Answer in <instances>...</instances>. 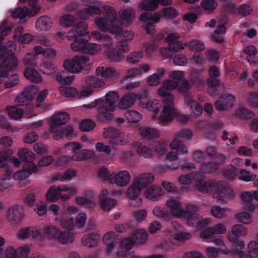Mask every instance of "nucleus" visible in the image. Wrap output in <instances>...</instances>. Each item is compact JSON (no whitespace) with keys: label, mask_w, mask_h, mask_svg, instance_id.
Segmentation results:
<instances>
[{"label":"nucleus","mask_w":258,"mask_h":258,"mask_svg":"<svg viewBox=\"0 0 258 258\" xmlns=\"http://www.w3.org/2000/svg\"><path fill=\"white\" fill-rule=\"evenodd\" d=\"M30 251L28 246H23L15 248L9 246L6 249V258H26Z\"/></svg>","instance_id":"4468645a"},{"label":"nucleus","mask_w":258,"mask_h":258,"mask_svg":"<svg viewBox=\"0 0 258 258\" xmlns=\"http://www.w3.org/2000/svg\"><path fill=\"white\" fill-rule=\"evenodd\" d=\"M105 100L98 109V117L105 120L113 118L112 112L116 108V103L119 100V95L115 91H110L105 95Z\"/></svg>","instance_id":"7ed1b4c3"},{"label":"nucleus","mask_w":258,"mask_h":258,"mask_svg":"<svg viewBox=\"0 0 258 258\" xmlns=\"http://www.w3.org/2000/svg\"><path fill=\"white\" fill-rule=\"evenodd\" d=\"M178 86V81L171 79L164 80L160 87L157 90V94L159 96L162 97H173L171 94V91L176 89Z\"/></svg>","instance_id":"dca6fc26"},{"label":"nucleus","mask_w":258,"mask_h":258,"mask_svg":"<svg viewBox=\"0 0 258 258\" xmlns=\"http://www.w3.org/2000/svg\"><path fill=\"white\" fill-rule=\"evenodd\" d=\"M232 235H229L228 236H231L232 239H238L237 237L245 235L247 234L246 228L242 224H236L234 225L232 228Z\"/></svg>","instance_id":"09e8293b"},{"label":"nucleus","mask_w":258,"mask_h":258,"mask_svg":"<svg viewBox=\"0 0 258 258\" xmlns=\"http://www.w3.org/2000/svg\"><path fill=\"white\" fill-rule=\"evenodd\" d=\"M63 191L64 188L59 186H51L46 194L47 201L50 202L56 201L60 197L61 192Z\"/></svg>","instance_id":"72a5a7b5"},{"label":"nucleus","mask_w":258,"mask_h":258,"mask_svg":"<svg viewBox=\"0 0 258 258\" xmlns=\"http://www.w3.org/2000/svg\"><path fill=\"white\" fill-rule=\"evenodd\" d=\"M64 124V112H60L54 114L50 118L49 122L50 132L56 131L57 128H62Z\"/></svg>","instance_id":"cd10ccee"},{"label":"nucleus","mask_w":258,"mask_h":258,"mask_svg":"<svg viewBox=\"0 0 258 258\" xmlns=\"http://www.w3.org/2000/svg\"><path fill=\"white\" fill-rule=\"evenodd\" d=\"M143 52L142 51H134L130 53L127 56V61L132 64L136 63L143 57Z\"/></svg>","instance_id":"052dcab7"},{"label":"nucleus","mask_w":258,"mask_h":258,"mask_svg":"<svg viewBox=\"0 0 258 258\" xmlns=\"http://www.w3.org/2000/svg\"><path fill=\"white\" fill-rule=\"evenodd\" d=\"M95 74L97 76L105 79H117L120 76L119 72L113 67H98L96 69Z\"/></svg>","instance_id":"6ab92c4d"},{"label":"nucleus","mask_w":258,"mask_h":258,"mask_svg":"<svg viewBox=\"0 0 258 258\" xmlns=\"http://www.w3.org/2000/svg\"><path fill=\"white\" fill-rule=\"evenodd\" d=\"M218 167V164L216 162H207L201 164L200 170L205 173H211L215 171Z\"/></svg>","instance_id":"3c124183"},{"label":"nucleus","mask_w":258,"mask_h":258,"mask_svg":"<svg viewBox=\"0 0 258 258\" xmlns=\"http://www.w3.org/2000/svg\"><path fill=\"white\" fill-rule=\"evenodd\" d=\"M130 50V46L125 42L118 43L116 47L105 48L104 55L111 62H119L124 58V52Z\"/></svg>","instance_id":"1a4fd4ad"},{"label":"nucleus","mask_w":258,"mask_h":258,"mask_svg":"<svg viewBox=\"0 0 258 258\" xmlns=\"http://www.w3.org/2000/svg\"><path fill=\"white\" fill-rule=\"evenodd\" d=\"M87 56H76L66 61V70L72 73H78L85 67L89 61Z\"/></svg>","instance_id":"f8f14e48"},{"label":"nucleus","mask_w":258,"mask_h":258,"mask_svg":"<svg viewBox=\"0 0 258 258\" xmlns=\"http://www.w3.org/2000/svg\"><path fill=\"white\" fill-rule=\"evenodd\" d=\"M247 103L252 108H258V92L251 91L246 96Z\"/></svg>","instance_id":"8fccbe9b"},{"label":"nucleus","mask_w":258,"mask_h":258,"mask_svg":"<svg viewBox=\"0 0 258 258\" xmlns=\"http://www.w3.org/2000/svg\"><path fill=\"white\" fill-rule=\"evenodd\" d=\"M117 202L113 199L100 198V204L101 208L104 210H111L114 208Z\"/></svg>","instance_id":"5fc2aeb1"},{"label":"nucleus","mask_w":258,"mask_h":258,"mask_svg":"<svg viewBox=\"0 0 258 258\" xmlns=\"http://www.w3.org/2000/svg\"><path fill=\"white\" fill-rule=\"evenodd\" d=\"M133 180L143 189L154 182V176L150 173H143L136 176Z\"/></svg>","instance_id":"c756f323"},{"label":"nucleus","mask_w":258,"mask_h":258,"mask_svg":"<svg viewBox=\"0 0 258 258\" xmlns=\"http://www.w3.org/2000/svg\"><path fill=\"white\" fill-rule=\"evenodd\" d=\"M139 105L141 108L151 112L153 114L152 118L154 119H156L161 109L160 101L155 99H150L146 102H141Z\"/></svg>","instance_id":"4be33fe9"},{"label":"nucleus","mask_w":258,"mask_h":258,"mask_svg":"<svg viewBox=\"0 0 258 258\" xmlns=\"http://www.w3.org/2000/svg\"><path fill=\"white\" fill-rule=\"evenodd\" d=\"M137 151L140 155L147 158H152L154 155L153 146L140 145L138 147Z\"/></svg>","instance_id":"de8ad7c7"},{"label":"nucleus","mask_w":258,"mask_h":258,"mask_svg":"<svg viewBox=\"0 0 258 258\" xmlns=\"http://www.w3.org/2000/svg\"><path fill=\"white\" fill-rule=\"evenodd\" d=\"M236 218L239 222H241L244 224H248L251 222V216L250 214L247 212L246 211H243L242 212L237 214Z\"/></svg>","instance_id":"774afa93"},{"label":"nucleus","mask_w":258,"mask_h":258,"mask_svg":"<svg viewBox=\"0 0 258 258\" xmlns=\"http://www.w3.org/2000/svg\"><path fill=\"white\" fill-rule=\"evenodd\" d=\"M6 216L11 224L17 225L22 222L24 213L23 211H7Z\"/></svg>","instance_id":"f704fd0d"},{"label":"nucleus","mask_w":258,"mask_h":258,"mask_svg":"<svg viewBox=\"0 0 258 258\" xmlns=\"http://www.w3.org/2000/svg\"><path fill=\"white\" fill-rule=\"evenodd\" d=\"M229 239L232 242L233 250L235 253L238 254L239 258H251L256 255L255 248L256 241H251L248 244V249L247 251L242 250L244 246V243L243 241L236 239H232L231 236H229Z\"/></svg>","instance_id":"9d476101"},{"label":"nucleus","mask_w":258,"mask_h":258,"mask_svg":"<svg viewBox=\"0 0 258 258\" xmlns=\"http://www.w3.org/2000/svg\"><path fill=\"white\" fill-rule=\"evenodd\" d=\"M244 52L248 55L247 59L251 64H256L258 62V60L256 58H251V56H253L256 54L257 50L255 47L252 45L247 46L244 49Z\"/></svg>","instance_id":"603ef678"},{"label":"nucleus","mask_w":258,"mask_h":258,"mask_svg":"<svg viewBox=\"0 0 258 258\" xmlns=\"http://www.w3.org/2000/svg\"><path fill=\"white\" fill-rule=\"evenodd\" d=\"M148 233L143 229L135 231L133 234L128 237L123 238L119 244L118 255L122 256L132 248L135 244H141L147 241Z\"/></svg>","instance_id":"20e7f679"},{"label":"nucleus","mask_w":258,"mask_h":258,"mask_svg":"<svg viewBox=\"0 0 258 258\" xmlns=\"http://www.w3.org/2000/svg\"><path fill=\"white\" fill-rule=\"evenodd\" d=\"M138 133L142 138L150 140L157 139L160 136V132L157 128L148 125L140 126Z\"/></svg>","instance_id":"aec40b11"},{"label":"nucleus","mask_w":258,"mask_h":258,"mask_svg":"<svg viewBox=\"0 0 258 258\" xmlns=\"http://www.w3.org/2000/svg\"><path fill=\"white\" fill-rule=\"evenodd\" d=\"M86 84L94 88H99L103 87L105 85L104 80L95 76H89L85 80Z\"/></svg>","instance_id":"37998d69"},{"label":"nucleus","mask_w":258,"mask_h":258,"mask_svg":"<svg viewBox=\"0 0 258 258\" xmlns=\"http://www.w3.org/2000/svg\"><path fill=\"white\" fill-rule=\"evenodd\" d=\"M256 174L251 173L245 169L240 170L239 173L238 179L245 182L253 181L256 178Z\"/></svg>","instance_id":"bf43d9fd"},{"label":"nucleus","mask_w":258,"mask_h":258,"mask_svg":"<svg viewBox=\"0 0 258 258\" xmlns=\"http://www.w3.org/2000/svg\"><path fill=\"white\" fill-rule=\"evenodd\" d=\"M143 188L136 183L134 180L126 191V195L128 198H137L140 195Z\"/></svg>","instance_id":"49530a36"},{"label":"nucleus","mask_w":258,"mask_h":258,"mask_svg":"<svg viewBox=\"0 0 258 258\" xmlns=\"http://www.w3.org/2000/svg\"><path fill=\"white\" fill-rule=\"evenodd\" d=\"M101 238V236L96 233H90L85 235L82 239V244L87 247L96 245Z\"/></svg>","instance_id":"473e14b6"},{"label":"nucleus","mask_w":258,"mask_h":258,"mask_svg":"<svg viewBox=\"0 0 258 258\" xmlns=\"http://www.w3.org/2000/svg\"><path fill=\"white\" fill-rule=\"evenodd\" d=\"M166 73L164 68H160L157 69L156 72L149 76L147 78L146 83L149 86H157L159 85L161 80Z\"/></svg>","instance_id":"bb28decb"},{"label":"nucleus","mask_w":258,"mask_h":258,"mask_svg":"<svg viewBox=\"0 0 258 258\" xmlns=\"http://www.w3.org/2000/svg\"><path fill=\"white\" fill-rule=\"evenodd\" d=\"M176 211H153L154 214L163 221H168L172 218ZM180 215L186 218L187 224L192 227L199 228L206 227L210 220L208 218L201 219L197 213L198 211H178Z\"/></svg>","instance_id":"f03ea898"},{"label":"nucleus","mask_w":258,"mask_h":258,"mask_svg":"<svg viewBox=\"0 0 258 258\" xmlns=\"http://www.w3.org/2000/svg\"><path fill=\"white\" fill-rule=\"evenodd\" d=\"M212 189V196L219 201L227 202L234 198L235 192L229 184L223 181L215 182Z\"/></svg>","instance_id":"423d86ee"},{"label":"nucleus","mask_w":258,"mask_h":258,"mask_svg":"<svg viewBox=\"0 0 258 258\" xmlns=\"http://www.w3.org/2000/svg\"><path fill=\"white\" fill-rule=\"evenodd\" d=\"M202 7L206 11L211 12L218 7V4L215 0H202Z\"/></svg>","instance_id":"338daca9"},{"label":"nucleus","mask_w":258,"mask_h":258,"mask_svg":"<svg viewBox=\"0 0 258 258\" xmlns=\"http://www.w3.org/2000/svg\"><path fill=\"white\" fill-rule=\"evenodd\" d=\"M24 76L31 82L40 83L42 79L40 74L32 68H27L24 72Z\"/></svg>","instance_id":"a19ab883"},{"label":"nucleus","mask_w":258,"mask_h":258,"mask_svg":"<svg viewBox=\"0 0 258 258\" xmlns=\"http://www.w3.org/2000/svg\"><path fill=\"white\" fill-rule=\"evenodd\" d=\"M135 15L134 10L131 8L124 9L119 13L121 19L126 24H130L135 20Z\"/></svg>","instance_id":"58836bf2"},{"label":"nucleus","mask_w":258,"mask_h":258,"mask_svg":"<svg viewBox=\"0 0 258 258\" xmlns=\"http://www.w3.org/2000/svg\"><path fill=\"white\" fill-rule=\"evenodd\" d=\"M90 36L87 34L82 37H79L76 39L71 44V48L75 51L85 52L87 42L90 39Z\"/></svg>","instance_id":"2f4dec72"},{"label":"nucleus","mask_w":258,"mask_h":258,"mask_svg":"<svg viewBox=\"0 0 258 258\" xmlns=\"http://www.w3.org/2000/svg\"><path fill=\"white\" fill-rule=\"evenodd\" d=\"M103 137L108 140L111 145H118L125 144L129 141L127 134L114 127L104 128Z\"/></svg>","instance_id":"6e6552de"},{"label":"nucleus","mask_w":258,"mask_h":258,"mask_svg":"<svg viewBox=\"0 0 258 258\" xmlns=\"http://www.w3.org/2000/svg\"><path fill=\"white\" fill-rule=\"evenodd\" d=\"M41 71L48 75L53 74L56 71V68L55 65L51 62L45 61L41 65Z\"/></svg>","instance_id":"e2e57ef3"},{"label":"nucleus","mask_w":258,"mask_h":258,"mask_svg":"<svg viewBox=\"0 0 258 258\" xmlns=\"http://www.w3.org/2000/svg\"><path fill=\"white\" fill-rule=\"evenodd\" d=\"M178 15V11L173 7H169L162 9L160 13H156L152 14L148 13L142 14L141 19L147 21L149 19L153 20L154 22H159L161 18L165 19H172L176 17Z\"/></svg>","instance_id":"9b49d317"},{"label":"nucleus","mask_w":258,"mask_h":258,"mask_svg":"<svg viewBox=\"0 0 258 258\" xmlns=\"http://www.w3.org/2000/svg\"><path fill=\"white\" fill-rule=\"evenodd\" d=\"M95 126V122L90 119H83L80 122V129L83 132H90L93 130Z\"/></svg>","instance_id":"864d4df0"},{"label":"nucleus","mask_w":258,"mask_h":258,"mask_svg":"<svg viewBox=\"0 0 258 258\" xmlns=\"http://www.w3.org/2000/svg\"><path fill=\"white\" fill-rule=\"evenodd\" d=\"M96 155V154L94 151L89 149H84L81 152L75 153L72 157L67 156L66 159L68 161H82L92 158L95 157Z\"/></svg>","instance_id":"7c9ffc66"},{"label":"nucleus","mask_w":258,"mask_h":258,"mask_svg":"<svg viewBox=\"0 0 258 258\" xmlns=\"http://www.w3.org/2000/svg\"><path fill=\"white\" fill-rule=\"evenodd\" d=\"M139 97L135 92L128 93L123 95L118 103V107L121 109H127L134 105Z\"/></svg>","instance_id":"5701e85b"},{"label":"nucleus","mask_w":258,"mask_h":258,"mask_svg":"<svg viewBox=\"0 0 258 258\" xmlns=\"http://www.w3.org/2000/svg\"><path fill=\"white\" fill-rule=\"evenodd\" d=\"M188 47L192 51H202L205 48L204 43L198 39H192L188 42Z\"/></svg>","instance_id":"13d9d810"},{"label":"nucleus","mask_w":258,"mask_h":258,"mask_svg":"<svg viewBox=\"0 0 258 258\" xmlns=\"http://www.w3.org/2000/svg\"><path fill=\"white\" fill-rule=\"evenodd\" d=\"M214 183L215 182L211 180H196V186L200 191L206 193L209 192L210 190L212 191L213 188L214 187Z\"/></svg>","instance_id":"e433bc0d"},{"label":"nucleus","mask_w":258,"mask_h":258,"mask_svg":"<svg viewBox=\"0 0 258 258\" xmlns=\"http://www.w3.org/2000/svg\"><path fill=\"white\" fill-rule=\"evenodd\" d=\"M101 46L97 43H87L86 49L84 53L90 55H96L99 53L101 50Z\"/></svg>","instance_id":"6e6d98bb"},{"label":"nucleus","mask_w":258,"mask_h":258,"mask_svg":"<svg viewBox=\"0 0 258 258\" xmlns=\"http://www.w3.org/2000/svg\"><path fill=\"white\" fill-rule=\"evenodd\" d=\"M51 24L52 21L49 17L42 16L37 20L36 27L41 31H47L50 28Z\"/></svg>","instance_id":"79ce46f5"},{"label":"nucleus","mask_w":258,"mask_h":258,"mask_svg":"<svg viewBox=\"0 0 258 258\" xmlns=\"http://www.w3.org/2000/svg\"><path fill=\"white\" fill-rule=\"evenodd\" d=\"M163 190L160 186L153 185L146 189L144 195L148 199L156 201L158 200L163 195Z\"/></svg>","instance_id":"393cba45"},{"label":"nucleus","mask_w":258,"mask_h":258,"mask_svg":"<svg viewBox=\"0 0 258 258\" xmlns=\"http://www.w3.org/2000/svg\"><path fill=\"white\" fill-rule=\"evenodd\" d=\"M184 101L187 105L190 106L196 116H198L202 114L203 112L202 107L194 100L191 97L186 96L184 97Z\"/></svg>","instance_id":"4c0bfd02"},{"label":"nucleus","mask_w":258,"mask_h":258,"mask_svg":"<svg viewBox=\"0 0 258 258\" xmlns=\"http://www.w3.org/2000/svg\"><path fill=\"white\" fill-rule=\"evenodd\" d=\"M43 233L49 239H56L62 244L64 243V235L63 232H60L54 226H45L43 228Z\"/></svg>","instance_id":"412c9836"},{"label":"nucleus","mask_w":258,"mask_h":258,"mask_svg":"<svg viewBox=\"0 0 258 258\" xmlns=\"http://www.w3.org/2000/svg\"><path fill=\"white\" fill-rule=\"evenodd\" d=\"M2 57L1 60L0 61L2 63V66L0 67V69L11 71L17 67L18 61L13 55L5 54Z\"/></svg>","instance_id":"c85d7f7f"},{"label":"nucleus","mask_w":258,"mask_h":258,"mask_svg":"<svg viewBox=\"0 0 258 258\" xmlns=\"http://www.w3.org/2000/svg\"><path fill=\"white\" fill-rule=\"evenodd\" d=\"M11 15L12 17L14 19L19 18L22 19L28 15L30 16V13H29L28 9L24 7L16 9L15 10L12 11Z\"/></svg>","instance_id":"4d7b16f0"},{"label":"nucleus","mask_w":258,"mask_h":258,"mask_svg":"<svg viewBox=\"0 0 258 258\" xmlns=\"http://www.w3.org/2000/svg\"><path fill=\"white\" fill-rule=\"evenodd\" d=\"M88 33L87 24L85 22H82L78 23L74 29L68 32L67 37L69 40H76Z\"/></svg>","instance_id":"b1692460"},{"label":"nucleus","mask_w":258,"mask_h":258,"mask_svg":"<svg viewBox=\"0 0 258 258\" xmlns=\"http://www.w3.org/2000/svg\"><path fill=\"white\" fill-rule=\"evenodd\" d=\"M193 136L192 131L189 128H184L175 133V139L177 140H181L186 141L190 140Z\"/></svg>","instance_id":"c03bdc74"},{"label":"nucleus","mask_w":258,"mask_h":258,"mask_svg":"<svg viewBox=\"0 0 258 258\" xmlns=\"http://www.w3.org/2000/svg\"><path fill=\"white\" fill-rule=\"evenodd\" d=\"M42 236L41 230L35 226H30L21 228L17 233V238L21 240L28 239L31 237L35 238Z\"/></svg>","instance_id":"f3484780"},{"label":"nucleus","mask_w":258,"mask_h":258,"mask_svg":"<svg viewBox=\"0 0 258 258\" xmlns=\"http://www.w3.org/2000/svg\"><path fill=\"white\" fill-rule=\"evenodd\" d=\"M235 100V97L232 94H224L215 102V107L219 111H225L234 105Z\"/></svg>","instance_id":"a211bd4d"},{"label":"nucleus","mask_w":258,"mask_h":258,"mask_svg":"<svg viewBox=\"0 0 258 258\" xmlns=\"http://www.w3.org/2000/svg\"><path fill=\"white\" fill-rule=\"evenodd\" d=\"M131 179L130 172L127 170H123L112 174L110 178L109 183H115L118 186L123 187L130 183Z\"/></svg>","instance_id":"2eb2a0df"},{"label":"nucleus","mask_w":258,"mask_h":258,"mask_svg":"<svg viewBox=\"0 0 258 258\" xmlns=\"http://www.w3.org/2000/svg\"><path fill=\"white\" fill-rule=\"evenodd\" d=\"M32 99L31 91L28 89H25L24 91L17 96L15 101L18 105L23 106L27 105Z\"/></svg>","instance_id":"ea45409f"},{"label":"nucleus","mask_w":258,"mask_h":258,"mask_svg":"<svg viewBox=\"0 0 258 258\" xmlns=\"http://www.w3.org/2000/svg\"><path fill=\"white\" fill-rule=\"evenodd\" d=\"M86 221V214L85 213H79L76 217L75 224L72 218L70 221L66 219V244L72 243L74 240L75 227L80 229L82 228Z\"/></svg>","instance_id":"0eeeda50"},{"label":"nucleus","mask_w":258,"mask_h":258,"mask_svg":"<svg viewBox=\"0 0 258 258\" xmlns=\"http://www.w3.org/2000/svg\"><path fill=\"white\" fill-rule=\"evenodd\" d=\"M171 150H176L178 154H186L188 153L187 147L180 141L174 139L170 144Z\"/></svg>","instance_id":"a18cd8bd"},{"label":"nucleus","mask_w":258,"mask_h":258,"mask_svg":"<svg viewBox=\"0 0 258 258\" xmlns=\"http://www.w3.org/2000/svg\"><path fill=\"white\" fill-rule=\"evenodd\" d=\"M7 110L9 115L14 119L19 118L23 114V110L15 106H10Z\"/></svg>","instance_id":"69168bd1"},{"label":"nucleus","mask_w":258,"mask_h":258,"mask_svg":"<svg viewBox=\"0 0 258 258\" xmlns=\"http://www.w3.org/2000/svg\"><path fill=\"white\" fill-rule=\"evenodd\" d=\"M18 156L22 161L25 162L23 166L25 169L37 171V166L33 162L35 155L30 150L23 148L19 150Z\"/></svg>","instance_id":"ddd939ff"},{"label":"nucleus","mask_w":258,"mask_h":258,"mask_svg":"<svg viewBox=\"0 0 258 258\" xmlns=\"http://www.w3.org/2000/svg\"><path fill=\"white\" fill-rule=\"evenodd\" d=\"M158 8L156 0H143L138 5V8L141 11H153Z\"/></svg>","instance_id":"c9c22d12"},{"label":"nucleus","mask_w":258,"mask_h":258,"mask_svg":"<svg viewBox=\"0 0 258 258\" xmlns=\"http://www.w3.org/2000/svg\"><path fill=\"white\" fill-rule=\"evenodd\" d=\"M166 206L167 208L171 210H180L182 209V202L175 198L168 199L166 202Z\"/></svg>","instance_id":"680f3d73"},{"label":"nucleus","mask_w":258,"mask_h":258,"mask_svg":"<svg viewBox=\"0 0 258 258\" xmlns=\"http://www.w3.org/2000/svg\"><path fill=\"white\" fill-rule=\"evenodd\" d=\"M178 114L174 98L170 97L163 100L161 111L155 119L162 123H168L172 121Z\"/></svg>","instance_id":"39448f33"},{"label":"nucleus","mask_w":258,"mask_h":258,"mask_svg":"<svg viewBox=\"0 0 258 258\" xmlns=\"http://www.w3.org/2000/svg\"><path fill=\"white\" fill-rule=\"evenodd\" d=\"M116 237L115 232L110 231L106 233L103 237V242L107 246L106 252L107 255L110 254L114 246L118 243Z\"/></svg>","instance_id":"a878e982"},{"label":"nucleus","mask_w":258,"mask_h":258,"mask_svg":"<svg viewBox=\"0 0 258 258\" xmlns=\"http://www.w3.org/2000/svg\"><path fill=\"white\" fill-rule=\"evenodd\" d=\"M95 15L98 16L95 19L94 23L101 31H108L113 34H118L121 31V28L117 25V13L110 6L104 5L100 8L96 5H91L78 13V17L83 20H87Z\"/></svg>","instance_id":"f257e3e1"},{"label":"nucleus","mask_w":258,"mask_h":258,"mask_svg":"<svg viewBox=\"0 0 258 258\" xmlns=\"http://www.w3.org/2000/svg\"><path fill=\"white\" fill-rule=\"evenodd\" d=\"M154 151H155L159 157L165 155L167 151V147L164 143L157 142L153 145Z\"/></svg>","instance_id":"0e129e2a"}]
</instances>
